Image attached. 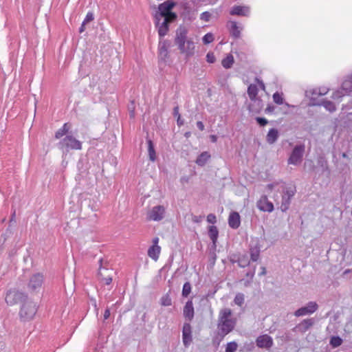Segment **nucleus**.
<instances>
[{"instance_id":"52","label":"nucleus","mask_w":352,"mask_h":352,"mask_svg":"<svg viewBox=\"0 0 352 352\" xmlns=\"http://www.w3.org/2000/svg\"><path fill=\"white\" fill-rule=\"evenodd\" d=\"M184 120L181 118V116L177 118V124L179 126H181L184 124Z\"/></svg>"},{"instance_id":"4","label":"nucleus","mask_w":352,"mask_h":352,"mask_svg":"<svg viewBox=\"0 0 352 352\" xmlns=\"http://www.w3.org/2000/svg\"><path fill=\"white\" fill-rule=\"evenodd\" d=\"M175 6V3L172 0H167L164 3H161L158 6V11L155 14V20H159L160 19L170 18V20H175L177 14L175 12H171L173 8Z\"/></svg>"},{"instance_id":"44","label":"nucleus","mask_w":352,"mask_h":352,"mask_svg":"<svg viewBox=\"0 0 352 352\" xmlns=\"http://www.w3.org/2000/svg\"><path fill=\"white\" fill-rule=\"evenodd\" d=\"M211 14L209 12H204L201 14L200 19L204 21H209Z\"/></svg>"},{"instance_id":"19","label":"nucleus","mask_w":352,"mask_h":352,"mask_svg":"<svg viewBox=\"0 0 352 352\" xmlns=\"http://www.w3.org/2000/svg\"><path fill=\"white\" fill-rule=\"evenodd\" d=\"M240 216L238 212H232L230 214L228 218V224L233 229H236L240 226Z\"/></svg>"},{"instance_id":"15","label":"nucleus","mask_w":352,"mask_h":352,"mask_svg":"<svg viewBox=\"0 0 352 352\" xmlns=\"http://www.w3.org/2000/svg\"><path fill=\"white\" fill-rule=\"evenodd\" d=\"M228 28L229 29L230 34L235 38H239L241 36V31L243 27L239 25L236 22L230 21L227 24Z\"/></svg>"},{"instance_id":"10","label":"nucleus","mask_w":352,"mask_h":352,"mask_svg":"<svg viewBox=\"0 0 352 352\" xmlns=\"http://www.w3.org/2000/svg\"><path fill=\"white\" fill-rule=\"evenodd\" d=\"M318 308V305L316 302L310 301L306 305V306L298 309L294 312V316L296 317H300L306 315H310L316 311Z\"/></svg>"},{"instance_id":"30","label":"nucleus","mask_w":352,"mask_h":352,"mask_svg":"<svg viewBox=\"0 0 352 352\" xmlns=\"http://www.w3.org/2000/svg\"><path fill=\"white\" fill-rule=\"evenodd\" d=\"M147 144L149 160L152 162H154L156 159V154L153 144L151 140H147Z\"/></svg>"},{"instance_id":"46","label":"nucleus","mask_w":352,"mask_h":352,"mask_svg":"<svg viewBox=\"0 0 352 352\" xmlns=\"http://www.w3.org/2000/svg\"><path fill=\"white\" fill-rule=\"evenodd\" d=\"M98 276L101 277V279L104 281L106 285H109L112 282V278L110 276L106 278L102 277V273L100 271L98 272Z\"/></svg>"},{"instance_id":"27","label":"nucleus","mask_w":352,"mask_h":352,"mask_svg":"<svg viewBox=\"0 0 352 352\" xmlns=\"http://www.w3.org/2000/svg\"><path fill=\"white\" fill-rule=\"evenodd\" d=\"M258 89L254 84H251L248 87V94L250 100H254L257 98Z\"/></svg>"},{"instance_id":"58","label":"nucleus","mask_w":352,"mask_h":352,"mask_svg":"<svg viewBox=\"0 0 352 352\" xmlns=\"http://www.w3.org/2000/svg\"><path fill=\"white\" fill-rule=\"evenodd\" d=\"M274 186H275V184H269L267 186V188L269 190H272L274 188Z\"/></svg>"},{"instance_id":"50","label":"nucleus","mask_w":352,"mask_h":352,"mask_svg":"<svg viewBox=\"0 0 352 352\" xmlns=\"http://www.w3.org/2000/svg\"><path fill=\"white\" fill-rule=\"evenodd\" d=\"M275 107L272 105H268L265 109L266 113H272L274 111Z\"/></svg>"},{"instance_id":"53","label":"nucleus","mask_w":352,"mask_h":352,"mask_svg":"<svg viewBox=\"0 0 352 352\" xmlns=\"http://www.w3.org/2000/svg\"><path fill=\"white\" fill-rule=\"evenodd\" d=\"M173 115L177 118L179 117V116H180L179 113V107L177 106L173 109Z\"/></svg>"},{"instance_id":"11","label":"nucleus","mask_w":352,"mask_h":352,"mask_svg":"<svg viewBox=\"0 0 352 352\" xmlns=\"http://www.w3.org/2000/svg\"><path fill=\"white\" fill-rule=\"evenodd\" d=\"M166 209L163 206H154L148 213L149 220L159 221L164 219Z\"/></svg>"},{"instance_id":"34","label":"nucleus","mask_w":352,"mask_h":352,"mask_svg":"<svg viewBox=\"0 0 352 352\" xmlns=\"http://www.w3.org/2000/svg\"><path fill=\"white\" fill-rule=\"evenodd\" d=\"M342 343V340L339 336H333L330 340V344L333 347H338Z\"/></svg>"},{"instance_id":"21","label":"nucleus","mask_w":352,"mask_h":352,"mask_svg":"<svg viewBox=\"0 0 352 352\" xmlns=\"http://www.w3.org/2000/svg\"><path fill=\"white\" fill-rule=\"evenodd\" d=\"M252 101V104L249 105V110L251 112L254 113H259L262 109L263 104L262 100L257 97L254 100H250Z\"/></svg>"},{"instance_id":"35","label":"nucleus","mask_w":352,"mask_h":352,"mask_svg":"<svg viewBox=\"0 0 352 352\" xmlns=\"http://www.w3.org/2000/svg\"><path fill=\"white\" fill-rule=\"evenodd\" d=\"M191 292V285L189 282H186L184 283L182 289V296L184 297H187Z\"/></svg>"},{"instance_id":"43","label":"nucleus","mask_w":352,"mask_h":352,"mask_svg":"<svg viewBox=\"0 0 352 352\" xmlns=\"http://www.w3.org/2000/svg\"><path fill=\"white\" fill-rule=\"evenodd\" d=\"M206 60L210 63H213L216 60L215 56L212 52H208L206 55Z\"/></svg>"},{"instance_id":"62","label":"nucleus","mask_w":352,"mask_h":352,"mask_svg":"<svg viewBox=\"0 0 352 352\" xmlns=\"http://www.w3.org/2000/svg\"><path fill=\"white\" fill-rule=\"evenodd\" d=\"M261 87L263 88V89H265V85H264V84L263 83V82H261Z\"/></svg>"},{"instance_id":"48","label":"nucleus","mask_w":352,"mask_h":352,"mask_svg":"<svg viewBox=\"0 0 352 352\" xmlns=\"http://www.w3.org/2000/svg\"><path fill=\"white\" fill-rule=\"evenodd\" d=\"M256 122L261 125V126H265L267 124V120L264 118H260L258 117L256 118Z\"/></svg>"},{"instance_id":"39","label":"nucleus","mask_w":352,"mask_h":352,"mask_svg":"<svg viewBox=\"0 0 352 352\" xmlns=\"http://www.w3.org/2000/svg\"><path fill=\"white\" fill-rule=\"evenodd\" d=\"M204 44H209L214 41V36L212 33H207L202 38Z\"/></svg>"},{"instance_id":"42","label":"nucleus","mask_w":352,"mask_h":352,"mask_svg":"<svg viewBox=\"0 0 352 352\" xmlns=\"http://www.w3.org/2000/svg\"><path fill=\"white\" fill-rule=\"evenodd\" d=\"M94 14L91 12H89L87 14L86 17L82 22H84V24H87L89 22L92 21L94 20Z\"/></svg>"},{"instance_id":"18","label":"nucleus","mask_w":352,"mask_h":352,"mask_svg":"<svg viewBox=\"0 0 352 352\" xmlns=\"http://www.w3.org/2000/svg\"><path fill=\"white\" fill-rule=\"evenodd\" d=\"M194 307L192 300H188L184 307V316L186 319L191 321L194 318Z\"/></svg>"},{"instance_id":"54","label":"nucleus","mask_w":352,"mask_h":352,"mask_svg":"<svg viewBox=\"0 0 352 352\" xmlns=\"http://www.w3.org/2000/svg\"><path fill=\"white\" fill-rule=\"evenodd\" d=\"M110 316V311L109 309H107L105 311H104V320H107L109 318Z\"/></svg>"},{"instance_id":"6","label":"nucleus","mask_w":352,"mask_h":352,"mask_svg":"<svg viewBox=\"0 0 352 352\" xmlns=\"http://www.w3.org/2000/svg\"><path fill=\"white\" fill-rule=\"evenodd\" d=\"M60 148L66 150H81L82 143L79 140H76L72 135H67L60 142L58 143Z\"/></svg>"},{"instance_id":"31","label":"nucleus","mask_w":352,"mask_h":352,"mask_svg":"<svg viewBox=\"0 0 352 352\" xmlns=\"http://www.w3.org/2000/svg\"><path fill=\"white\" fill-rule=\"evenodd\" d=\"M234 63V57L232 54H228L226 58L222 60V66L226 69L232 67Z\"/></svg>"},{"instance_id":"60","label":"nucleus","mask_w":352,"mask_h":352,"mask_svg":"<svg viewBox=\"0 0 352 352\" xmlns=\"http://www.w3.org/2000/svg\"><path fill=\"white\" fill-rule=\"evenodd\" d=\"M210 138L213 142H215L217 141V137L215 135H211Z\"/></svg>"},{"instance_id":"56","label":"nucleus","mask_w":352,"mask_h":352,"mask_svg":"<svg viewBox=\"0 0 352 352\" xmlns=\"http://www.w3.org/2000/svg\"><path fill=\"white\" fill-rule=\"evenodd\" d=\"M86 25H87V24H84V22H82V23L81 26L80 27V29H79V32H80V33L83 32L85 30V29H86V27H85V26H86Z\"/></svg>"},{"instance_id":"55","label":"nucleus","mask_w":352,"mask_h":352,"mask_svg":"<svg viewBox=\"0 0 352 352\" xmlns=\"http://www.w3.org/2000/svg\"><path fill=\"white\" fill-rule=\"evenodd\" d=\"M254 276V270L252 272H249L246 273V276L249 277L250 279H252V278Z\"/></svg>"},{"instance_id":"1","label":"nucleus","mask_w":352,"mask_h":352,"mask_svg":"<svg viewBox=\"0 0 352 352\" xmlns=\"http://www.w3.org/2000/svg\"><path fill=\"white\" fill-rule=\"evenodd\" d=\"M188 30L185 27H179L176 30L175 43L177 45L181 54L189 57L194 54L195 45V43L187 38Z\"/></svg>"},{"instance_id":"33","label":"nucleus","mask_w":352,"mask_h":352,"mask_svg":"<svg viewBox=\"0 0 352 352\" xmlns=\"http://www.w3.org/2000/svg\"><path fill=\"white\" fill-rule=\"evenodd\" d=\"M324 94H326V92H321V89H314L306 91L307 96L311 97V99H315L317 96Z\"/></svg>"},{"instance_id":"14","label":"nucleus","mask_w":352,"mask_h":352,"mask_svg":"<svg viewBox=\"0 0 352 352\" xmlns=\"http://www.w3.org/2000/svg\"><path fill=\"white\" fill-rule=\"evenodd\" d=\"M182 338L184 346H188L192 342L191 325L184 323L182 329Z\"/></svg>"},{"instance_id":"57","label":"nucleus","mask_w":352,"mask_h":352,"mask_svg":"<svg viewBox=\"0 0 352 352\" xmlns=\"http://www.w3.org/2000/svg\"><path fill=\"white\" fill-rule=\"evenodd\" d=\"M158 243H159V238L155 237L153 239V245H158Z\"/></svg>"},{"instance_id":"8","label":"nucleus","mask_w":352,"mask_h":352,"mask_svg":"<svg viewBox=\"0 0 352 352\" xmlns=\"http://www.w3.org/2000/svg\"><path fill=\"white\" fill-rule=\"evenodd\" d=\"M296 192V190L295 186L287 187L283 190L280 206V209L283 212H285L288 210L291 203V199L294 196Z\"/></svg>"},{"instance_id":"45","label":"nucleus","mask_w":352,"mask_h":352,"mask_svg":"<svg viewBox=\"0 0 352 352\" xmlns=\"http://www.w3.org/2000/svg\"><path fill=\"white\" fill-rule=\"evenodd\" d=\"M318 164L319 166H320L321 167H325V168H327L328 167V165H327V160H324V158L323 157H320L318 160Z\"/></svg>"},{"instance_id":"3","label":"nucleus","mask_w":352,"mask_h":352,"mask_svg":"<svg viewBox=\"0 0 352 352\" xmlns=\"http://www.w3.org/2000/svg\"><path fill=\"white\" fill-rule=\"evenodd\" d=\"M38 309L36 303L28 298L22 303L19 316L21 321L27 322L32 320Z\"/></svg>"},{"instance_id":"5","label":"nucleus","mask_w":352,"mask_h":352,"mask_svg":"<svg viewBox=\"0 0 352 352\" xmlns=\"http://www.w3.org/2000/svg\"><path fill=\"white\" fill-rule=\"evenodd\" d=\"M28 298L25 293L13 289L7 292L5 300L8 305L12 306L19 302L23 303Z\"/></svg>"},{"instance_id":"17","label":"nucleus","mask_w":352,"mask_h":352,"mask_svg":"<svg viewBox=\"0 0 352 352\" xmlns=\"http://www.w3.org/2000/svg\"><path fill=\"white\" fill-rule=\"evenodd\" d=\"M230 14L231 15L247 16L250 14V8L248 6H234L231 8Z\"/></svg>"},{"instance_id":"38","label":"nucleus","mask_w":352,"mask_h":352,"mask_svg":"<svg viewBox=\"0 0 352 352\" xmlns=\"http://www.w3.org/2000/svg\"><path fill=\"white\" fill-rule=\"evenodd\" d=\"M172 301L168 294L163 296L161 298V305L163 306L171 305Z\"/></svg>"},{"instance_id":"23","label":"nucleus","mask_w":352,"mask_h":352,"mask_svg":"<svg viewBox=\"0 0 352 352\" xmlns=\"http://www.w3.org/2000/svg\"><path fill=\"white\" fill-rule=\"evenodd\" d=\"M219 232L216 226H211L209 227L208 235L212 241L214 248L216 247V243L218 238Z\"/></svg>"},{"instance_id":"12","label":"nucleus","mask_w":352,"mask_h":352,"mask_svg":"<svg viewBox=\"0 0 352 352\" xmlns=\"http://www.w3.org/2000/svg\"><path fill=\"white\" fill-rule=\"evenodd\" d=\"M175 20H170V18L163 17L159 20H155V25L158 28V34L160 36H164L168 31V23L174 21Z\"/></svg>"},{"instance_id":"16","label":"nucleus","mask_w":352,"mask_h":352,"mask_svg":"<svg viewBox=\"0 0 352 352\" xmlns=\"http://www.w3.org/2000/svg\"><path fill=\"white\" fill-rule=\"evenodd\" d=\"M258 208L265 212H272L274 210V206L272 202L269 201L266 196H263L258 201Z\"/></svg>"},{"instance_id":"26","label":"nucleus","mask_w":352,"mask_h":352,"mask_svg":"<svg viewBox=\"0 0 352 352\" xmlns=\"http://www.w3.org/2000/svg\"><path fill=\"white\" fill-rule=\"evenodd\" d=\"M159 56L163 60L168 56V45L165 41L163 43H160Z\"/></svg>"},{"instance_id":"7","label":"nucleus","mask_w":352,"mask_h":352,"mask_svg":"<svg viewBox=\"0 0 352 352\" xmlns=\"http://www.w3.org/2000/svg\"><path fill=\"white\" fill-rule=\"evenodd\" d=\"M305 149V146L304 144L295 146L288 158V164L296 166L300 164L302 160Z\"/></svg>"},{"instance_id":"13","label":"nucleus","mask_w":352,"mask_h":352,"mask_svg":"<svg viewBox=\"0 0 352 352\" xmlns=\"http://www.w3.org/2000/svg\"><path fill=\"white\" fill-rule=\"evenodd\" d=\"M256 343L258 347L267 349L271 348L274 344L273 339L267 334L258 336L256 340Z\"/></svg>"},{"instance_id":"2","label":"nucleus","mask_w":352,"mask_h":352,"mask_svg":"<svg viewBox=\"0 0 352 352\" xmlns=\"http://www.w3.org/2000/svg\"><path fill=\"white\" fill-rule=\"evenodd\" d=\"M236 325V319L232 318L230 309L224 308L220 310L218 316V335L224 338L230 333Z\"/></svg>"},{"instance_id":"51","label":"nucleus","mask_w":352,"mask_h":352,"mask_svg":"<svg viewBox=\"0 0 352 352\" xmlns=\"http://www.w3.org/2000/svg\"><path fill=\"white\" fill-rule=\"evenodd\" d=\"M197 128L200 130V131H204V125L203 124L202 122L201 121H198L197 122Z\"/></svg>"},{"instance_id":"64","label":"nucleus","mask_w":352,"mask_h":352,"mask_svg":"<svg viewBox=\"0 0 352 352\" xmlns=\"http://www.w3.org/2000/svg\"><path fill=\"white\" fill-rule=\"evenodd\" d=\"M99 262H100V265H102V260L100 258V259L99 260ZM100 269H101V266L100 267Z\"/></svg>"},{"instance_id":"9","label":"nucleus","mask_w":352,"mask_h":352,"mask_svg":"<svg viewBox=\"0 0 352 352\" xmlns=\"http://www.w3.org/2000/svg\"><path fill=\"white\" fill-rule=\"evenodd\" d=\"M43 276L41 273L33 274L30 278L28 284V289L31 292H38L43 283Z\"/></svg>"},{"instance_id":"47","label":"nucleus","mask_w":352,"mask_h":352,"mask_svg":"<svg viewBox=\"0 0 352 352\" xmlns=\"http://www.w3.org/2000/svg\"><path fill=\"white\" fill-rule=\"evenodd\" d=\"M207 221L210 223H214L216 222V216L214 214H209L207 216Z\"/></svg>"},{"instance_id":"25","label":"nucleus","mask_w":352,"mask_h":352,"mask_svg":"<svg viewBox=\"0 0 352 352\" xmlns=\"http://www.w3.org/2000/svg\"><path fill=\"white\" fill-rule=\"evenodd\" d=\"M210 157V155L208 152H203L197 157L195 162L197 165L203 166L206 164Z\"/></svg>"},{"instance_id":"49","label":"nucleus","mask_w":352,"mask_h":352,"mask_svg":"<svg viewBox=\"0 0 352 352\" xmlns=\"http://www.w3.org/2000/svg\"><path fill=\"white\" fill-rule=\"evenodd\" d=\"M344 94L340 93V91H338L335 93H333L332 98L333 99H338L339 98H341Z\"/></svg>"},{"instance_id":"59","label":"nucleus","mask_w":352,"mask_h":352,"mask_svg":"<svg viewBox=\"0 0 352 352\" xmlns=\"http://www.w3.org/2000/svg\"><path fill=\"white\" fill-rule=\"evenodd\" d=\"M266 274V270H265V267H262V271L260 273V275H265Z\"/></svg>"},{"instance_id":"22","label":"nucleus","mask_w":352,"mask_h":352,"mask_svg":"<svg viewBox=\"0 0 352 352\" xmlns=\"http://www.w3.org/2000/svg\"><path fill=\"white\" fill-rule=\"evenodd\" d=\"M161 252V248L159 245H152L148 250V255L154 261H157Z\"/></svg>"},{"instance_id":"37","label":"nucleus","mask_w":352,"mask_h":352,"mask_svg":"<svg viewBox=\"0 0 352 352\" xmlns=\"http://www.w3.org/2000/svg\"><path fill=\"white\" fill-rule=\"evenodd\" d=\"M234 302L236 305L242 306L244 303V295L241 293L237 294L234 297Z\"/></svg>"},{"instance_id":"40","label":"nucleus","mask_w":352,"mask_h":352,"mask_svg":"<svg viewBox=\"0 0 352 352\" xmlns=\"http://www.w3.org/2000/svg\"><path fill=\"white\" fill-rule=\"evenodd\" d=\"M273 100H274V102L275 103H276L277 104H283V98L281 96V95L279 94V93H278V92H276L273 94Z\"/></svg>"},{"instance_id":"61","label":"nucleus","mask_w":352,"mask_h":352,"mask_svg":"<svg viewBox=\"0 0 352 352\" xmlns=\"http://www.w3.org/2000/svg\"><path fill=\"white\" fill-rule=\"evenodd\" d=\"M342 157H344V158L347 157V155H346L345 153H343L342 154Z\"/></svg>"},{"instance_id":"28","label":"nucleus","mask_w":352,"mask_h":352,"mask_svg":"<svg viewBox=\"0 0 352 352\" xmlns=\"http://www.w3.org/2000/svg\"><path fill=\"white\" fill-rule=\"evenodd\" d=\"M70 129V125L68 123H65L63 126L59 129L55 133V138L60 139L65 135H66Z\"/></svg>"},{"instance_id":"20","label":"nucleus","mask_w":352,"mask_h":352,"mask_svg":"<svg viewBox=\"0 0 352 352\" xmlns=\"http://www.w3.org/2000/svg\"><path fill=\"white\" fill-rule=\"evenodd\" d=\"M314 323L315 320L314 318L305 319L297 326V328L301 333H305L310 329Z\"/></svg>"},{"instance_id":"63","label":"nucleus","mask_w":352,"mask_h":352,"mask_svg":"<svg viewBox=\"0 0 352 352\" xmlns=\"http://www.w3.org/2000/svg\"><path fill=\"white\" fill-rule=\"evenodd\" d=\"M350 272L349 270H346L344 272V274H347Z\"/></svg>"},{"instance_id":"32","label":"nucleus","mask_w":352,"mask_h":352,"mask_svg":"<svg viewBox=\"0 0 352 352\" xmlns=\"http://www.w3.org/2000/svg\"><path fill=\"white\" fill-rule=\"evenodd\" d=\"M320 105H322L327 111L331 113L334 112L336 110V107L334 103L329 100H324L322 101Z\"/></svg>"},{"instance_id":"41","label":"nucleus","mask_w":352,"mask_h":352,"mask_svg":"<svg viewBox=\"0 0 352 352\" xmlns=\"http://www.w3.org/2000/svg\"><path fill=\"white\" fill-rule=\"evenodd\" d=\"M250 256L251 260L253 261H256L259 258V250L258 249H251L250 250Z\"/></svg>"},{"instance_id":"36","label":"nucleus","mask_w":352,"mask_h":352,"mask_svg":"<svg viewBox=\"0 0 352 352\" xmlns=\"http://www.w3.org/2000/svg\"><path fill=\"white\" fill-rule=\"evenodd\" d=\"M238 345L236 342H230L227 344L225 352H235Z\"/></svg>"},{"instance_id":"24","label":"nucleus","mask_w":352,"mask_h":352,"mask_svg":"<svg viewBox=\"0 0 352 352\" xmlns=\"http://www.w3.org/2000/svg\"><path fill=\"white\" fill-rule=\"evenodd\" d=\"M278 138V131L276 129H271L267 135V142L272 144H274Z\"/></svg>"},{"instance_id":"29","label":"nucleus","mask_w":352,"mask_h":352,"mask_svg":"<svg viewBox=\"0 0 352 352\" xmlns=\"http://www.w3.org/2000/svg\"><path fill=\"white\" fill-rule=\"evenodd\" d=\"M342 91H344L345 94L352 91V75L342 82Z\"/></svg>"}]
</instances>
